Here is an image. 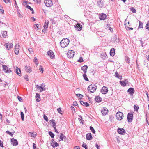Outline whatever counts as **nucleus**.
I'll list each match as a JSON object with an SVG mask.
<instances>
[{
    "label": "nucleus",
    "mask_w": 149,
    "mask_h": 149,
    "mask_svg": "<svg viewBox=\"0 0 149 149\" xmlns=\"http://www.w3.org/2000/svg\"><path fill=\"white\" fill-rule=\"evenodd\" d=\"M74 52L73 50H70L69 51L67 54V57L69 58H73L74 56Z\"/></svg>",
    "instance_id": "20e7f679"
},
{
    "label": "nucleus",
    "mask_w": 149,
    "mask_h": 149,
    "mask_svg": "<svg viewBox=\"0 0 149 149\" xmlns=\"http://www.w3.org/2000/svg\"><path fill=\"white\" fill-rule=\"evenodd\" d=\"M44 3L45 4L46 6L47 7H50L53 5L52 0H44Z\"/></svg>",
    "instance_id": "39448f33"
},
{
    "label": "nucleus",
    "mask_w": 149,
    "mask_h": 149,
    "mask_svg": "<svg viewBox=\"0 0 149 149\" xmlns=\"http://www.w3.org/2000/svg\"><path fill=\"white\" fill-rule=\"evenodd\" d=\"M33 62L35 63L36 64L37 66L38 64V63H37L38 62V59L36 57H34L33 60Z\"/></svg>",
    "instance_id": "a19ab883"
},
{
    "label": "nucleus",
    "mask_w": 149,
    "mask_h": 149,
    "mask_svg": "<svg viewBox=\"0 0 149 149\" xmlns=\"http://www.w3.org/2000/svg\"><path fill=\"white\" fill-rule=\"evenodd\" d=\"M76 96L77 97H80V98H81L83 97V96L82 94H76Z\"/></svg>",
    "instance_id": "603ef678"
},
{
    "label": "nucleus",
    "mask_w": 149,
    "mask_h": 149,
    "mask_svg": "<svg viewBox=\"0 0 149 149\" xmlns=\"http://www.w3.org/2000/svg\"><path fill=\"white\" fill-rule=\"evenodd\" d=\"M71 109L72 111H75V108L74 107L71 106Z\"/></svg>",
    "instance_id": "338daca9"
},
{
    "label": "nucleus",
    "mask_w": 149,
    "mask_h": 149,
    "mask_svg": "<svg viewBox=\"0 0 149 149\" xmlns=\"http://www.w3.org/2000/svg\"><path fill=\"white\" fill-rule=\"evenodd\" d=\"M50 121L52 123V125L53 127H55L56 123L54 122V120L53 119L50 120Z\"/></svg>",
    "instance_id": "c9c22d12"
},
{
    "label": "nucleus",
    "mask_w": 149,
    "mask_h": 149,
    "mask_svg": "<svg viewBox=\"0 0 149 149\" xmlns=\"http://www.w3.org/2000/svg\"><path fill=\"white\" fill-rule=\"evenodd\" d=\"M49 21L47 20H46L44 23L43 27L45 29H47L48 27V25L49 24Z\"/></svg>",
    "instance_id": "5701e85b"
},
{
    "label": "nucleus",
    "mask_w": 149,
    "mask_h": 149,
    "mask_svg": "<svg viewBox=\"0 0 149 149\" xmlns=\"http://www.w3.org/2000/svg\"><path fill=\"white\" fill-rule=\"evenodd\" d=\"M33 149H38L36 148V144L34 143H33Z\"/></svg>",
    "instance_id": "774afa93"
},
{
    "label": "nucleus",
    "mask_w": 149,
    "mask_h": 149,
    "mask_svg": "<svg viewBox=\"0 0 149 149\" xmlns=\"http://www.w3.org/2000/svg\"><path fill=\"white\" fill-rule=\"evenodd\" d=\"M7 34V31H4L3 33L2 34V36L3 37H6V35Z\"/></svg>",
    "instance_id": "49530a36"
},
{
    "label": "nucleus",
    "mask_w": 149,
    "mask_h": 149,
    "mask_svg": "<svg viewBox=\"0 0 149 149\" xmlns=\"http://www.w3.org/2000/svg\"><path fill=\"white\" fill-rule=\"evenodd\" d=\"M57 111L58 113H59L60 114H62V113H61L62 111L61 110L60 108L57 109Z\"/></svg>",
    "instance_id": "052dcab7"
},
{
    "label": "nucleus",
    "mask_w": 149,
    "mask_h": 149,
    "mask_svg": "<svg viewBox=\"0 0 149 149\" xmlns=\"http://www.w3.org/2000/svg\"><path fill=\"white\" fill-rule=\"evenodd\" d=\"M29 135H31V137H35L36 136V133L35 132H29Z\"/></svg>",
    "instance_id": "c756f323"
},
{
    "label": "nucleus",
    "mask_w": 149,
    "mask_h": 149,
    "mask_svg": "<svg viewBox=\"0 0 149 149\" xmlns=\"http://www.w3.org/2000/svg\"><path fill=\"white\" fill-rule=\"evenodd\" d=\"M3 68V70L6 73H9L11 72V70L10 68H9L6 65L2 66Z\"/></svg>",
    "instance_id": "0eeeda50"
},
{
    "label": "nucleus",
    "mask_w": 149,
    "mask_h": 149,
    "mask_svg": "<svg viewBox=\"0 0 149 149\" xmlns=\"http://www.w3.org/2000/svg\"><path fill=\"white\" fill-rule=\"evenodd\" d=\"M108 112V110L106 108L103 107V115L107 114Z\"/></svg>",
    "instance_id": "4be33fe9"
},
{
    "label": "nucleus",
    "mask_w": 149,
    "mask_h": 149,
    "mask_svg": "<svg viewBox=\"0 0 149 149\" xmlns=\"http://www.w3.org/2000/svg\"><path fill=\"white\" fill-rule=\"evenodd\" d=\"M17 98H18V100H19V101H22V98H21V97L20 96H18V97H17Z\"/></svg>",
    "instance_id": "0e129e2a"
},
{
    "label": "nucleus",
    "mask_w": 149,
    "mask_h": 149,
    "mask_svg": "<svg viewBox=\"0 0 149 149\" xmlns=\"http://www.w3.org/2000/svg\"><path fill=\"white\" fill-rule=\"evenodd\" d=\"M86 139L90 140L92 139V137L91 133H88L86 136Z\"/></svg>",
    "instance_id": "aec40b11"
},
{
    "label": "nucleus",
    "mask_w": 149,
    "mask_h": 149,
    "mask_svg": "<svg viewBox=\"0 0 149 149\" xmlns=\"http://www.w3.org/2000/svg\"><path fill=\"white\" fill-rule=\"evenodd\" d=\"M69 43V40L67 38L63 39L60 42L61 47L64 48L67 47Z\"/></svg>",
    "instance_id": "f257e3e1"
},
{
    "label": "nucleus",
    "mask_w": 149,
    "mask_h": 149,
    "mask_svg": "<svg viewBox=\"0 0 149 149\" xmlns=\"http://www.w3.org/2000/svg\"><path fill=\"white\" fill-rule=\"evenodd\" d=\"M73 105L74 106H76L78 104L76 101H75L73 102Z\"/></svg>",
    "instance_id": "69168bd1"
},
{
    "label": "nucleus",
    "mask_w": 149,
    "mask_h": 149,
    "mask_svg": "<svg viewBox=\"0 0 149 149\" xmlns=\"http://www.w3.org/2000/svg\"><path fill=\"white\" fill-rule=\"evenodd\" d=\"M82 146L85 149H88V147L86 144L84 143H83Z\"/></svg>",
    "instance_id": "a18cd8bd"
},
{
    "label": "nucleus",
    "mask_w": 149,
    "mask_h": 149,
    "mask_svg": "<svg viewBox=\"0 0 149 149\" xmlns=\"http://www.w3.org/2000/svg\"><path fill=\"white\" fill-rule=\"evenodd\" d=\"M36 100L37 102H40V95L38 93H36L35 96Z\"/></svg>",
    "instance_id": "b1692460"
},
{
    "label": "nucleus",
    "mask_w": 149,
    "mask_h": 149,
    "mask_svg": "<svg viewBox=\"0 0 149 149\" xmlns=\"http://www.w3.org/2000/svg\"><path fill=\"white\" fill-rule=\"evenodd\" d=\"M25 68L26 70L27 71V72L30 71L31 72V69L29 66H25Z\"/></svg>",
    "instance_id": "7c9ffc66"
},
{
    "label": "nucleus",
    "mask_w": 149,
    "mask_h": 149,
    "mask_svg": "<svg viewBox=\"0 0 149 149\" xmlns=\"http://www.w3.org/2000/svg\"><path fill=\"white\" fill-rule=\"evenodd\" d=\"M63 136H64V135H63V134L62 133H61V134L60 136V139L62 141L63 140Z\"/></svg>",
    "instance_id": "13d9d810"
},
{
    "label": "nucleus",
    "mask_w": 149,
    "mask_h": 149,
    "mask_svg": "<svg viewBox=\"0 0 149 149\" xmlns=\"http://www.w3.org/2000/svg\"><path fill=\"white\" fill-rule=\"evenodd\" d=\"M134 110H138L139 109V107L137 106H136V105H134Z\"/></svg>",
    "instance_id": "680f3d73"
},
{
    "label": "nucleus",
    "mask_w": 149,
    "mask_h": 149,
    "mask_svg": "<svg viewBox=\"0 0 149 149\" xmlns=\"http://www.w3.org/2000/svg\"><path fill=\"white\" fill-rule=\"evenodd\" d=\"M99 19L100 20H102V13L99 14Z\"/></svg>",
    "instance_id": "4d7b16f0"
},
{
    "label": "nucleus",
    "mask_w": 149,
    "mask_h": 149,
    "mask_svg": "<svg viewBox=\"0 0 149 149\" xmlns=\"http://www.w3.org/2000/svg\"><path fill=\"white\" fill-rule=\"evenodd\" d=\"M15 72H16L17 74L19 76H21V70L18 67H17L16 69L15 70Z\"/></svg>",
    "instance_id": "6ab92c4d"
},
{
    "label": "nucleus",
    "mask_w": 149,
    "mask_h": 149,
    "mask_svg": "<svg viewBox=\"0 0 149 149\" xmlns=\"http://www.w3.org/2000/svg\"><path fill=\"white\" fill-rule=\"evenodd\" d=\"M125 28L127 30H132L133 29V28L131 27H129L127 26H125Z\"/></svg>",
    "instance_id": "09e8293b"
},
{
    "label": "nucleus",
    "mask_w": 149,
    "mask_h": 149,
    "mask_svg": "<svg viewBox=\"0 0 149 149\" xmlns=\"http://www.w3.org/2000/svg\"><path fill=\"white\" fill-rule=\"evenodd\" d=\"M6 133L7 134L10 135L11 136L13 137V134H14V132H13V133L12 132H10L8 130H7L6 131Z\"/></svg>",
    "instance_id": "58836bf2"
},
{
    "label": "nucleus",
    "mask_w": 149,
    "mask_h": 149,
    "mask_svg": "<svg viewBox=\"0 0 149 149\" xmlns=\"http://www.w3.org/2000/svg\"><path fill=\"white\" fill-rule=\"evenodd\" d=\"M133 116V114L132 113L130 112L128 113L127 118L128 122H131L132 121Z\"/></svg>",
    "instance_id": "423d86ee"
},
{
    "label": "nucleus",
    "mask_w": 149,
    "mask_h": 149,
    "mask_svg": "<svg viewBox=\"0 0 149 149\" xmlns=\"http://www.w3.org/2000/svg\"><path fill=\"white\" fill-rule=\"evenodd\" d=\"M143 28V23L140 21H139V28Z\"/></svg>",
    "instance_id": "4c0bfd02"
},
{
    "label": "nucleus",
    "mask_w": 149,
    "mask_h": 149,
    "mask_svg": "<svg viewBox=\"0 0 149 149\" xmlns=\"http://www.w3.org/2000/svg\"><path fill=\"white\" fill-rule=\"evenodd\" d=\"M49 134L52 138H54V134L51 131L49 132Z\"/></svg>",
    "instance_id": "473e14b6"
},
{
    "label": "nucleus",
    "mask_w": 149,
    "mask_h": 149,
    "mask_svg": "<svg viewBox=\"0 0 149 149\" xmlns=\"http://www.w3.org/2000/svg\"><path fill=\"white\" fill-rule=\"evenodd\" d=\"M102 32L100 31H97V35L98 36V38H100V37H102Z\"/></svg>",
    "instance_id": "c85d7f7f"
},
{
    "label": "nucleus",
    "mask_w": 149,
    "mask_h": 149,
    "mask_svg": "<svg viewBox=\"0 0 149 149\" xmlns=\"http://www.w3.org/2000/svg\"><path fill=\"white\" fill-rule=\"evenodd\" d=\"M125 60L126 62H127L128 63H129V61L130 60L128 57L127 56H126L125 59Z\"/></svg>",
    "instance_id": "de8ad7c7"
},
{
    "label": "nucleus",
    "mask_w": 149,
    "mask_h": 149,
    "mask_svg": "<svg viewBox=\"0 0 149 149\" xmlns=\"http://www.w3.org/2000/svg\"><path fill=\"white\" fill-rule=\"evenodd\" d=\"M21 116L22 120L23 121L24 120V115L23 112H21Z\"/></svg>",
    "instance_id": "ea45409f"
},
{
    "label": "nucleus",
    "mask_w": 149,
    "mask_h": 149,
    "mask_svg": "<svg viewBox=\"0 0 149 149\" xmlns=\"http://www.w3.org/2000/svg\"><path fill=\"white\" fill-rule=\"evenodd\" d=\"M7 49L9 50L13 46V44L11 43H7L5 44Z\"/></svg>",
    "instance_id": "2eb2a0df"
},
{
    "label": "nucleus",
    "mask_w": 149,
    "mask_h": 149,
    "mask_svg": "<svg viewBox=\"0 0 149 149\" xmlns=\"http://www.w3.org/2000/svg\"><path fill=\"white\" fill-rule=\"evenodd\" d=\"M115 49L114 48H113L111 49L110 52V54L111 56H114L115 54Z\"/></svg>",
    "instance_id": "a211bd4d"
},
{
    "label": "nucleus",
    "mask_w": 149,
    "mask_h": 149,
    "mask_svg": "<svg viewBox=\"0 0 149 149\" xmlns=\"http://www.w3.org/2000/svg\"><path fill=\"white\" fill-rule=\"evenodd\" d=\"M87 89L90 93H93L96 89V86L95 84H92L88 86Z\"/></svg>",
    "instance_id": "f03ea898"
},
{
    "label": "nucleus",
    "mask_w": 149,
    "mask_h": 149,
    "mask_svg": "<svg viewBox=\"0 0 149 149\" xmlns=\"http://www.w3.org/2000/svg\"><path fill=\"white\" fill-rule=\"evenodd\" d=\"M130 10L133 13H134L136 12V10L133 7H131L130 9Z\"/></svg>",
    "instance_id": "8fccbe9b"
},
{
    "label": "nucleus",
    "mask_w": 149,
    "mask_h": 149,
    "mask_svg": "<svg viewBox=\"0 0 149 149\" xmlns=\"http://www.w3.org/2000/svg\"><path fill=\"white\" fill-rule=\"evenodd\" d=\"M51 145L54 148H55L56 147H57L59 145V144L56 142L55 141L54 142H53L51 143Z\"/></svg>",
    "instance_id": "bb28decb"
},
{
    "label": "nucleus",
    "mask_w": 149,
    "mask_h": 149,
    "mask_svg": "<svg viewBox=\"0 0 149 149\" xmlns=\"http://www.w3.org/2000/svg\"><path fill=\"white\" fill-rule=\"evenodd\" d=\"M90 129L91 131V132H92L93 133H95V130L92 127L90 126Z\"/></svg>",
    "instance_id": "e433bc0d"
},
{
    "label": "nucleus",
    "mask_w": 149,
    "mask_h": 149,
    "mask_svg": "<svg viewBox=\"0 0 149 149\" xmlns=\"http://www.w3.org/2000/svg\"><path fill=\"white\" fill-rule=\"evenodd\" d=\"M11 142L12 145L14 146H16L18 145V142L17 140L14 138L11 139Z\"/></svg>",
    "instance_id": "9b49d317"
},
{
    "label": "nucleus",
    "mask_w": 149,
    "mask_h": 149,
    "mask_svg": "<svg viewBox=\"0 0 149 149\" xmlns=\"http://www.w3.org/2000/svg\"><path fill=\"white\" fill-rule=\"evenodd\" d=\"M80 102L81 104L83 105V106H85L86 107H88L89 105V103L86 102H84L82 101H80Z\"/></svg>",
    "instance_id": "412c9836"
},
{
    "label": "nucleus",
    "mask_w": 149,
    "mask_h": 149,
    "mask_svg": "<svg viewBox=\"0 0 149 149\" xmlns=\"http://www.w3.org/2000/svg\"><path fill=\"white\" fill-rule=\"evenodd\" d=\"M0 146L1 147H3V142L2 141L0 140Z\"/></svg>",
    "instance_id": "e2e57ef3"
},
{
    "label": "nucleus",
    "mask_w": 149,
    "mask_h": 149,
    "mask_svg": "<svg viewBox=\"0 0 149 149\" xmlns=\"http://www.w3.org/2000/svg\"><path fill=\"white\" fill-rule=\"evenodd\" d=\"M48 55L49 56L51 59H53L54 58V55L52 51L50 50L47 52Z\"/></svg>",
    "instance_id": "9d476101"
},
{
    "label": "nucleus",
    "mask_w": 149,
    "mask_h": 149,
    "mask_svg": "<svg viewBox=\"0 0 149 149\" xmlns=\"http://www.w3.org/2000/svg\"><path fill=\"white\" fill-rule=\"evenodd\" d=\"M88 68V66L86 65L81 67V69L82 70H83L84 73H86L87 70Z\"/></svg>",
    "instance_id": "f3484780"
},
{
    "label": "nucleus",
    "mask_w": 149,
    "mask_h": 149,
    "mask_svg": "<svg viewBox=\"0 0 149 149\" xmlns=\"http://www.w3.org/2000/svg\"><path fill=\"white\" fill-rule=\"evenodd\" d=\"M28 77V76L27 74H26L24 76V78L27 81H28L29 80Z\"/></svg>",
    "instance_id": "864d4df0"
},
{
    "label": "nucleus",
    "mask_w": 149,
    "mask_h": 149,
    "mask_svg": "<svg viewBox=\"0 0 149 149\" xmlns=\"http://www.w3.org/2000/svg\"><path fill=\"white\" fill-rule=\"evenodd\" d=\"M104 27L105 29L110 30L111 32L113 31L112 28L111 27L110 24L108 22L107 24H104Z\"/></svg>",
    "instance_id": "1a4fd4ad"
},
{
    "label": "nucleus",
    "mask_w": 149,
    "mask_h": 149,
    "mask_svg": "<svg viewBox=\"0 0 149 149\" xmlns=\"http://www.w3.org/2000/svg\"><path fill=\"white\" fill-rule=\"evenodd\" d=\"M39 70H40V71H42V73H43V69L42 66H41V65L40 66Z\"/></svg>",
    "instance_id": "3c124183"
},
{
    "label": "nucleus",
    "mask_w": 149,
    "mask_h": 149,
    "mask_svg": "<svg viewBox=\"0 0 149 149\" xmlns=\"http://www.w3.org/2000/svg\"><path fill=\"white\" fill-rule=\"evenodd\" d=\"M100 2L99 3V2H98V6L99 7H102V3H101L100 1H99Z\"/></svg>",
    "instance_id": "6e6d98bb"
},
{
    "label": "nucleus",
    "mask_w": 149,
    "mask_h": 149,
    "mask_svg": "<svg viewBox=\"0 0 149 149\" xmlns=\"http://www.w3.org/2000/svg\"><path fill=\"white\" fill-rule=\"evenodd\" d=\"M26 7L27 8L29 9L31 11L33 10V9L32 8H31V7H30V6H29L28 5H27Z\"/></svg>",
    "instance_id": "5fc2aeb1"
},
{
    "label": "nucleus",
    "mask_w": 149,
    "mask_h": 149,
    "mask_svg": "<svg viewBox=\"0 0 149 149\" xmlns=\"http://www.w3.org/2000/svg\"><path fill=\"white\" fill-rule=\"evenodd\" d=\"M95 101L96 102H99L102 100V98L99 96H96L95 98Z\"/></svg>",
    "instance_id": "393cba45"
},
{
    "label": "nucleus",
    "mask_w": 149,
    "mask_h": 149,
    "mask_svg": "<svg viewBox=\"0 0 149 149\" xmlns=\"http://www.w3.org/2000/svg\"><path fill=\"white\" fill-rule=\"evenodd\" d=\"M83 76L84 77V79L86 81H88L89 80L88 78H87L86 76V73H84L83 74Z\"/></svg>",
    "instance_id": "2f4dec72"
},
{
    "label": "nucleus",
    "mask_w": 149,
    "mask_h": 149,
    "mask_svg": "<svg viewBox=\"0 0 149 149\" xmlns=\"http://www.w3.org/2000/svg\"><path fill=\"white\" fill-rule=\"evenodd\" d=\"M145 27L146 29L149 30V21L147 22Z\"/></svg>",
    "instance_id": "37998d69"
},
{
    "label": "nucleus",
    "mask_w": 149,
    "mask_h": 149,
    "mask_svg": "<svg viewBox=\"0 0 149 149\" xmlns=\"http://www.w3.org/2000/svg\"><path fill=\"white\" fill-rule=\"evenodd\" d=\"M108 91V88L105 86H103V94H106Z\"/></svg>",
    "instance_id": "cd10ccee"
},
{
    "label": "nucleus",
    "mask_w": 149,
    "mask_h": 149,
    "mask_svg": "<svg viewBox=\"0 0 149 149\" xmlns=\"http://www.w3.org/2000/svg\"><path fill=\"white\" fill-rule=\"evenodd\" d=\"M115 76L120 80L122 79V76L121 75H119L117 71H116L115 73Z\"/></svg>",
    "instance_id": "a878e982"
},
{
    "label": "nucleus",
    "mask_w": 149,
    "mask_h": 149,
    "mask_svg": "<svg viewBox=\"0 0 149 149\" xmlns=\"http://www.w3.org/2000/svg\"><path fill=\"white\" fill-rule=\"evenodd\" d=\"M116 116L118 120H120L123 118V114L122 112H118L116 113Z\"/></svg>",
    "instance_id": "7ed1b4c3"
},
{
    "label": "nucleus",
    "mask_w": 149,
    "mask_h": 149,
    "mask_svg": "<svg viewBox=\"0 0 149 149\" xmlns=\"http://www.w3.org/2000/svg\"><path fill=\"white\" fill-rule=\"evenodd\" d=\"M78 62L80 63H81L84 61V60L83 58L81 57L79 58V59L77 60Z\"/></svg>",
    "instance_id": "79ce46f5"
},
{
    "label": "nucleus",
    "mask_w": 149,
    "mask_h": 149,
    "mask_svg": "<svg viewBox=\"0 0 149 149\" xmlns=\"http://www.w3.org/2000/svg\"><path fill=\"white\" fill-rule=\"evenodd\" d=\"M120 84H121V85L124 86L126 85V84L125 83V81H120Z\"/></svg>",
    "instance_id": "72a5a7b5"
},
{
    "label": "nucleus",
    "mask_w": 149,
    "mask_h": 149,
    "mask_svg": "<svg viewBox=\"0 0 149 149\" xmlns=\"http://www.w3.org/2000/svg\"><path fill=\"white\" fill-rule=\"evenodd\" d=\"M0 12H1L2 14L4 13V10L2 6L0 5Z\"/></svg>",
    "instance_id": "f704fd0d"
},
{
    "label": "nucleus",
    "mask_w": 149,
    "mask_h": 149,
    "mask_svg": "<svg viewBox=\"0 0 149 149\" xmlns=\"http://www.w3.org/2000/svg\"><path fill=\"white\" fill-rule=\"evenodd\" d=\"M36 87L39 90H40V92H42L43 91H45V90L43 87H42L41 86H39L38 85H36Z\"/></svg>",
    "instance_id": "dca6fc26"
},
{
    "label": "nucleus",
    "mask_w": 149,
    "mask_h": 149,
    "mask_svg": "<svg viewBox=\"0 0 149 149\" xmlns=\"http://www.w3.org/2000/svg\"><path fill=\"white\" fill-rule=\"evenodd\" d=\"M117 132L120 134L124 135L126 133L125 130L123 128H118L117 130Z\"/></svg>",
    "instance_id": "6e6552de"
},
{
    "label": "nucleus",
    "mask_w": 149,
    "mask_h": 149,
    "mask_svg": "<svg viewBox=\"0 0 149 149\" xmlns=\"http://www.w3.org/2000/svg\"><path fill=\"white\" fill-rule=\"evenodd\" d=\"M15 47V53L16 55H17L19 53V45L18 44H17L16 45Z\"/></svg>",
    "instance_id": "ddd939ff"
},
{
    "label": "nucleus",
    "mask_w": 149,
    "mask_h": 149,
    "mask_svg": "<svg viewBox=\"0 0 149 149\" xmlns=\"http://www.w3.org/2000/svg\"><path fill=\"white\" fill-rule=\"evenodd\" d=\"M134 90L133 88H130L127 91V92L129 93L131 95H132L134 93Z\"/></svg>",
    "instance_id": "4468645a"
},
{
    "label": "nucleus",
    "mask_w": 149,
    "mask_h": 149,
    "mask_svg": "<svg viewBox=\"0 0 149 149\" xmlns=\"http://www.w3.org/2000/svg\"><path fill=\"white\" fill-rule=\"evenodd\" d=\"M107 15L104 13H103V20H105L107 18Z\"/></svg>",
    "instance_id": "bf43d9fd"
},
{
    "label": "nucleus",
    "mask_w": 149,
    "mask_h": 149,
    "mask_svg": "<svg viewBox=\"0 0 149 149\" xmlns=\"http://www.w3.org/2000/svg\"><path fill=\"white\" fill-rule=\"evenodd\" d=\"M75 28L76 29V30L78 31L81 30L82 28V26L81 25L80 23H77V24L74 26Z\"/></svg>",
    "instance_id": "f8f14e48"
},
{
    "label": "nucleus",
    "mask_w": 149,
    "mask_h": 149,
    "mask_svg": "<svg viewBox=\"0 0 149 149\" xmlns=\"http://www.w3.org/2000/svg\"><path fill=\"white\" fill-rule=\"evenodd\" d=\"M43 118H44V119L47 122L48 121V118H47V116H46L45 115H44Z\"/></svg>",
    "instance_id": "c03bdc74"
}]
</instances>
